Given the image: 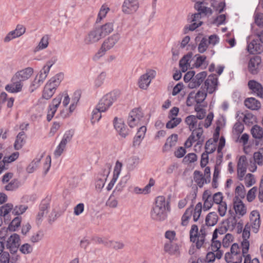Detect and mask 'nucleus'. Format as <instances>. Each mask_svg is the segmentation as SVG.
<instances>
[{"label":"nucleus","instance_id":"obj_46","mask_svg":"<svg viewBox=\"0 0 263 263\" xmlns=\"http://www.w3.org/2000/svg\"><path fill=\"white\" fill-rule=\"evenodd\" d=\"M254 160L258 165H262L263 164V147L260 148L257 152L253 154Z\"/></svg>","mask_w":263,"mask_h":263},{"label":"nucleus","instance_id":"obj_55","mask_svg":"<svg viewBox=\"0 0 263 263\" xmlns=\"http://www.w3.org/2000/svg\"><path fill=\"white\" fill-rule=\"evenodd\" d=\"M181 121V119L180 118L172 117L171 120L166 123V127L169 129L173 128L177 126Z\"/></svg>","mask_w":263,"mask_h":263},{"label":"nucleus","instance_id":"obj_60","mask_svg":"<svg viewBox=\"0 0 263 263\" xmlns=\"http://www.w3.org/2000/svg\"><path fill=\"white\" fill-rule=\"evenodd\" d=\"M197 155L194 153H189L185 157H184L183 161L184 163H190L197 161Z\"/></svg>","mask_w":263,"mask_h":263},{"label":"nucleus","instance_id":"obj_3","mask_svg":"<svg viewBox=\"0 0 263 263\" xmlns=\"http://www.w3.org/2000/svg\"><path fill=\"white\" fill-rule=\"evenodd\" d=\"M120 39L119 33H115L106 39L102 45L99 51L96 53L94 58L99 59L105 54V52L111 49Z\"/></svg>","mask_w":263,"mask_h":263},{"label":"nucleus","instance_id":"obj_56","mask_svg":"<svg viewBox=\"0 0 263 263\" xmlns=\"http://www.w3.org/2000/svg\"><path fill=\"white\" fill-rule=\"evenodd\" d=\"M208 45L209 43L208 42V39L205 37H203L198 45V51L200 53H203L207 49Z\"/></svg>","mask_w":263,"mask_h":263},{"label":"nucleus","instance_id":"obj_20","mask_svg":"<svg viewBox=\"0 0 263 263\" xmlns=\"http://www.w3.org/2000/svg\"><path fill=\"white\" fill-rule=\"evenodd\" d=\"M146 132V127L145 126H141L138 129L136 135L134 138L133 144L134 146L140 145L142 140L144 139Z\"/></svg>","mask_w":263,"mask_h":263},{"label":"nucleus","instance_id":"obj_63","mask_svg":"<svg viewBox=\"0 0 263 263\" xmlns=\"http://www.w3.org/2000/svg\"><path fill=\"white\" fill-rule=\"evenodd\" d=\"M221 246V243L219 240H211V250L212 251L217 252H221L220 248Z\"/></svg>","mask_w":263,"mask_h":263},{"label":"nucleus","instance_id":"obj_62","mask_svg":"<svg viewBox=\"0 0 263 263\" xmlns=\"http://www.w3.org/2000/svg\"><path fill=\"white\" fill-rule=\"evenodd\" d=\"M257 191V188L254 186L251 189L247 195V199L249 202H252L256 197V193Z\"/></svg>","mask_w":263,"mask_h":263},{"label":"nucleus","instance_id":"obj_44","mask_svg":"<svg viewBox=\"0 0 263 263\" xmlns=\"http://www.w3.org/2000/svg\"><path fill=\"white\" fill-rule=\"evenodd\" d=\"M21 222V218L20 217H16L14 218L11 223L8 226L7 228L10 231H15L20 226Z\"/></svg>","mask_w":263,"mask_h":263},{"label":"nucleus","instance_id":"obj_6","mask_svg":"<svg viewBox=\"0 0 263 263\" xmlns=\"http://www.w3.org/2000/svg\"><path fill=\"white\" fill-rule=\"evenodd\" d=\"M117 100V95L114 92H110L104 96L100 100L97 106L101 111H106Z\"/></svg>","mask_w":263,"mask_h":263},{"label":"nucleus","instance_id":"obj_30","mask_svg":"<svg viewBox=\"0 0 263 263\" xmlns=\"http://www.w3.org/2000/svg\"><path fill=\"white\" fill-rule=\"evenodd\" d=\"M49 36L45 34L42 36L38 45L34 48V52H36L46 49L49 45Z\"/></svg>","mask_w":263,"mask_h":263},{"label":"nucleus","instance_id":"obj_24","mask_svg":"<svg viewBox=\"0 0 263 263\" xmlns=\"http://www.w3.org/2000/svg\"><path fill=\"white\" fill-rule=\"evenodd\" d=\"M13 83L6 86L5 89L10 92L16 93L22 90L23 84L22 82L15 80L13 81Z\"/></svg>","mask_w":263,"mask_h":263},{"label":"nucleus","instance_id":"obj_31","mask_svg":"<svg viewBox=\"0 0 263 263\" xmlns=\"http://www.w3.org/2000/svg\"><path fill=\"white\" fill-rule=\"evenodd\" d=\"M261 45L257 41L253 40L248 44L247 46L248 51L251 54L260 53L261 50Z\"/></svg>","mask_w":263,"mask_h":263},{"label":"nucleus","instance_id":"obj_12","mask_svg":"<svg viewBox=\"0 0 263 263\" xmlns=\"http://www.w3.org/2000/svg\"><path fill=\"white\" fill-rule=\"evenodd\" d=\"M248 87L252 93L256 97L263 99V86L255 80H250L248 83Z\"/></svg>","mask_w":263,"mask_h":263},{"label":"nucleus","instance_id":"obj_21","mask_svg":"<svg viewBox=\"0 0 263 263\" xmlns=\"http://www.w3.org/2000/svg\"><path fill=\"white\" fill-rule=\"evenodd\" d=\"M244 103L247 108L252 110H257L261 107L260 102L253 97L246 99Z\"/></svg>","mask_w":263,"mask_h":263},{"label":"nucleus","instance_id":"obj_37","mask_svg":"<svg viewBox=\"0 0 263 263\" xmlns=\"http://www.w3.org/2000/svg\"><path fill=\"white\" fill-rule=\"evenodd\" d=\"M53 64V62L52 61H48L38 74L41 77L43 78L44 81L46 79L50 71V68L52 67Z\"/></svg>","mask_w":263,"mask_h":263},{"label":"nucleus","instance_id":"obj_43","mask_svg":"<svg viewBox=\"0 0 263 263\" xmlns=\"http://www.w3.org/2000/svg\"><path fill=\"white\" fill-rule=\"evenodd\" d=\"M202 212V203L201 202H198L195 206V208L193 209L192 213L193 220L195 222L197 221L200 217Z\"/></svg>","mask_w":263,"mask_h":263},{"label":"nucleus","instance_id":"obj_38","mask_svg":"<svg viewBox=\"0 0 263 263\" xmlns=\"http://www.w3.org/2000/svg\"><path fill=\"white\" fill-rule=\"evenodd\" d=\"M164 251L170 254L177 255L179 254V247L171 242L165 243L164 247Z\"/></svg>","mask_w":263,"mask_h":263},{"label":"nucleus","instance_id":"obj_54","mask_svg":"<svg viewBox=\"0 0 263 263\" xmlns=\"http://www.w3.org/2000/svg\"><path fill=\"white\" fill-rule=\"evenodd\" d=\"M127 182L126 178H122L117 184L113 193L116 194H120L123 190Z\"/></svg>","mask_w":263,"mask_h":263},{"label":"nucleus","instance_id":"obj_28","mask_svg":"<svg viewBox=\"0 0 263 263\" xmlns=\"http://www.w3.org/2000/svg\"><path fill=\"white\" fill-rule=\"evenodd\" d=\"M178 135L172 134L167 139L166 142L163 146V151L164 152L170 151L172 147L176 145Z\"/></svg>","mask_w":263,"mask_h":263},{"label":"nucleus","instance_id":"obj_59","mask_svg":"<svg viewBox=\"0 0 263 263\" xmlns=\"http://www.w3.org/2000/svg\"><path fill=\"white\" fill-rule=\"evenodd\" d=\"M25 28L21 25H18L14 30L11 31L16 37H19L25 32Z\"/></svg>","mask_w":263,"mask_h":263},{"label":"nucleus","instance_id":"obj_36","mask_svg":"<svg viewBox=\"0 0 263 263\" xmlns=\"http://www.w3.org/2000/svg\"><path fill=\"white\" fill-rule=\"evenodd\" d=\"M218 216L215 212H210L205 218V223L208 226H214L218 221Z\"/></svg>","mask_w":263,"mask_h":263},{"label":"nucleus","instance_id":"obj_42","mask_svg":"<svg viewBox=\"0 0 263 263\" xmlns=\"http://www.w3.org/2000/svg\"><path fill=\"white\" fill-rule=\"evenodd\" d=\"M251 132L253 137L255 139H260L263 137V130L257 125H254Z\"/></svg>","mask_w":263,"mask_h":263},{"label":"nucleus","instance_id":"obj_51","mask_svg":"<svg viewBox=\"0 0 263 263\" xmlns=\"http://www.w3.org/2000/svg\"><path fill=\"white\" fill-rule=\"evenodd\" d=\"M109 10V7H108L106 5H103L98 13L97 22H100L103 18L105 17Z\"/></svg>","mask_w":263,"mask_h":263},{"label":"nucleus","instance_id":"obj_2","mask_svg":"<svg viewBox=\"0 0 263 263\" xmlns=\"http://www.w3.org/2000/svg\"><path fill=\"white\" fill-rule=\"evenodd\" d=\"M64 78V74L60 73L51 78L44 86L42 97L48 100L50 99L55 92L58 87Z\"/></svg>","mask_w":263,"mask_h":263},{"label":"nucleus","instance_id":"obj_58","mask_svg":"<svg viewBox=\"0 0 263 263\" xmlns=\"http://www.w3.org/2000/svg\"><path fill=\"white\" fill-rule=\"evenodd\" d=\"M244 179L245 184L247 187H250L255 183L254 175L252 174H248Z\"/></svg>","mask_w":263,"mask_h":263},{"label":"nucleus","instance_id":"obj_34","mask_svg":"<svg viewBox=\"0 0 263 263\" xmlns=\"http://www.w3.org/2000/svg\"><path fill=\"white\" fill-rule=\"evenodd\" d=\"M48 204L47 203H42L40 206V210L36 216L37 223H40L42 218L45 217L48 212Z\"/></svg>","mask_w":263,"mask_h":263},{"label":"nucleus","instance_id":"obj_8","mask_svg":"<svg viewBox=\"0 0 263 263\" xmlns=\"http://www.w3.org/2000/svg\"><path fill=\"white\" fill-rule=\"evenodd\" d=\"M218 78L215 74H211L205 81L203 88L206 92L212 94L217 89Z\"/></svg>","mask_w":263,"mask_h":263},{"label":"nucleus","instance_id":"obj_23","mask_svg":"<svg viewBox=\"0 0 263 263\" xmlns=\"http://www.w3.org/2000/svg\"><path fill=\"white\" fill-rule=\"evenodd\" d=\"M202 199L204 201L203 210L207 211L211 209L213 204V201L212 198L211 193L209 191L206 190L204 192L202 195Z\"/></svg>","mask_w":263,"mask_h":263},{"label":"nucleus","instance_id":"obj_25","mask_svg":"<svg viewBox=\"0 0 263 263\" xmlns=\"http://www.w3.org/2000/svg\"><path fill=\"white\" fill-rule=\"evenodd\" d=\"M26 136L24 131L20 132L16 137L14 143V148L15 150H19L26 142Z\"/></svg>","mask_w":263,"mask_h":263},{"label":"nucleus","instance_id":"obj_17","mask_svg":"<svg viewBox=\"0 0 263 263\" xmlns=\"http://www.w3.org/2000/svg\"><path fill=\"white\" fill-rule=\"evenodd\" d=\"M250 221L253 232L257 233L260 225V215L257 211H253L251 213Z\"/></svg>","mask_w":263,"mask_h":263},{"label":"nucleus","instance_id":"obj_7","mask_svg":"<svg viewBox=\"0 0 263 263\" xmlns=\"http://www.w3.org/2000/svg\"><path fill=\"white\" fill-rule=\"evenodd\" d=\"M155 77V72L148 70L145 73L141 76L138 80V86L140 88L146 90L149 86L152 80Z\"/></svg>","mask_w":263,"mask_h":263},{"label":"nucleus","instance_id":"obj_57","mask_svg":"<svg viewBox=\"0 0 263 263\" xmlns=\"http://www.w3.org/2000/svg\"><path fill=\"white\" fill-rule=\"evenodd\" d=\"M106 73L105 72H102L100 73L95 81V86L97 87L101 86L104 83Z\"/></svg>","mask_w":263,"mask_h":263},{"label":"nucleus","instance_id":"obj_13","mask_svg":"<svg viewBox=\"0 0 263 263\" xmlns=\"http://www.w3.org/2000/svg\"><path fill=\"white\" fill-rule=\"evenodd\" d=\"M33 73V69L31 67H27L16 72L12 78V80H19L21 82L29 79Z\"/></svg>","mask_w":263,"mask_h":263},{"label":"nucleus","instance_id":"obj_61","mask_svg":"<svg viewBox=\"0 0 263 263\" xmlns=\"http://www.w3.org/2000/svg\"><path fill=\"white\" fill-rule=\"evenodd\" d=\"M233 236L230 233L227 234L222 239V245L224 248H227L229 246L230 243L233 240Z\"/></svg>","mask_w":263,"mask_h":263},{"label":"nucleus","instance_id":"obj_39","mask_svg":"<svg viewBox=\"0 0 263 263\" xmlns=\"http://www.w3.org/2000/svg\"><path fill=\"white\" fill-rule=\"evenodd\" d=\"M222 255V252H215L211 251L207 253L205 257V261L208 263L212 262L215 261L216 258L220 259Z\"/></svg>","mask_w":263,"mask_h":263},{"label":"nucleus","instance_id":"obj_33","mask_svg":"<svg viewBox=\"0 0 263 263\" xmlns=\"http://www.w3.org/2000/svg\"><path fill=\"white\" fill-rule=\"evenodd\" d=\"M192 58V53L185 55L179 61V66L182 72L187 71L190 66L189 61Z\"/></svg>","mask_w":263,"mask_h":263},{"label":"nucleus","instance_id":"obj_19","mask_svg":"<svg viewBox=\"0 0 263 263\" xmlns=\"http://www.w3.org/2000/svg\"><path fill=\"white\" fill-rule=\"evenodd\" d=\"M20 236L14 233L9 238L7 244V248L15 251L20 246Z\"/></svg>","mask_w":263,"mask_h":263},{"label":"nucleus","instance_id":"obj_35","mask_svg":"<svg viewBox=\"0 0 263 263\" xmlns=\"http://www.w3.org/2000/svg\"><path fill=\"white\" fill-rule=\"evenodd\" d=\"M44 82L43 78L41 77L38 74L35 76L33 81L31 82L29 89L31 92H33L38 88Z\"/></svg>","mask_w":263,"mask_h":263},{"label":"nucleus","instance_id":"obj_32","mask_svg":"<svg viewBox=\"0 0 263 263\" xmlns=\"http://www.w3.org/2000/svg\"><path fill=\"white\" fill-rule=\"evenodd\" d=\"M193 211V205H191L189 208L186 209L185 212L181 217V224L182 226H186L189 222V220L192 216Z\"/></svg>","mask_w":263,"mask_h":263},{"label":"nucleus","instance_id":"obj_18","mask_svg":"<svg viewBox=\"0 0 263 263\" xmlns=\"http://www.w3.org/2000/svg\"><path fill=\"white\" fill-rule=\"evenodd\" d=\"M242 256V253L235 254L230 251L226 253L224 258L227 263H241Z\"/></svg>","mask_w":263,"mask_h":263},{"label":"nucleus","instance_id":"obj_50","mask_svg":"<svg viewBox=\"0 0 263 263\" xmlns=\"http://www.w3.org/2000/svg\"><path fill=\"white\" fill-rule=\"evenodd\" d=\"M73 131L71 130L66 132L60 142L61 145H64L66 146L67 143L71 141L73 135Z\"/></svg>","mask_w":263,"mask_h":263},{"label":"nucleus","instance_id":"obj_15","mask_svg":"<svg viewBox=\"0 0 263 263\" xmlns=\"http://www.w3.org/2000/svg\"><path fill=\"white\" fill-rule=\"evenodd\" d=\"M247 158L245 156L240 157L237 163V177L239 180H242L247 171Z\"/></svg>","mask_w":263,"mask_h":263},{"label":"nucleus","instance_id":"obj_41","mask_svg":"<svg viewBox=\"0 0 263 263\" xmlns=\"http://www.w3.org/2000/svg\"><path fill=\"white\" fill-rule=\"evenodd\" d=\"M20 186V181L16 179H12L10 182L4 185V187L6 191H13L17 189Z\"/></svg>","mask_w":263,"mask_h":263},{"label":"nucleus","instance_id":"obj_45","mask_svg":"<svg viewBox=\"0 0 263 263\" xmlns=\"http://www.w3.org/2000/svg\"><path fill=\"white\" fill-rule=\"evenodd\" d=\"M198 235L199 232L197 226L196 224L192 225L190 231V238L191 241L195 243L197 240Z\"/></svg>","mask_w":263,"mask_h":263},{"label":"nucleus","instance_id":"obj_53","mask_svg":"<svg viewBox=\"0 0 263 263\" xmlns=\"http://www.w3.org/2000/svg\"><path fill=\"white\" fill-rule=\"evenodd\" d=\"M27 209L28 206L25 205H16L13 208L12 213L14 215H19L23 214Z\"/></svg>","mask_w":263,"mask_h":263},{"label":"nucleus","instance_id":"obj_52","mask_svg":"<svg viewBox=\"0 0 263 263\" xmlns=\"http://www.w3.org/2000/svg\"><path fill=\"white\" fill-rule=\"evenodd\" d=\"M59 106V105H57L55 104L49 105L48 114L47 115V120L48 121L51 120Z\"/></svg>","mask_w":263,"mask_h":263},{"label":"nucleus","instance_id":"obj_22","mask_svg":"<svg viewBox=\"0 0 263 263\" xmlns=\"http://www.w3.org/2000/svg\"><path fill=\"white\" fill-rule=\"evenodd\" d=\"M234 208L236 214L240 216H243L246 214V207L242 201L238 198L234 201Z\"/></svg>","mask_w":263,"mask_h":263},{"label":"nucleus","instance_id":"obj_26","mask_svg":"<svg viewBox=\"0 0 263 263\" xmlns=\"http://www.w3.org/2000/svg\"><path fill=\"white\" fill-rule=\"evenodd\" d=\"M102 37L110 33L114 30V25L112 23H107L97 28Z\"/></svg>","mask_w":263,"mask_h":263},{"label":"nucleus","instance_id":"obj_40","mask_svg":"<svg viewBox=\"0 0 263 263\" xmlns=\"http://www.w3.org/2000/svg\"><path fill=\"white\" fill-rule=\"evenodd\" d=\"M207 93L202 86L201 89L194 95L195 102L197 104L203 102L207 96Z\"/></svg>","mask_w":263,"mask_h":263},{"label":"nucleus","instance_id":"obj_16","mask_svg":"<svg viewBox=\"0 0 263 263\" xmlns=\"http://www.w3.org/2000/svg\"><path fill=\"white\" fill-rule=\"evenodd\" d=\"M207 76L206 71H202L197 74L189 83V87L194 88L198 87L203 82Z\"/></svg>","mask_w":263,"mask_h":263},{"label":"nucleus","instance_id":"obj_49","mask_svg":"<svg viewBox=\"0 0 263 263\" xmlns=\"http://www.w3.org/2000/svg\"><path fill=\"white\" fill-rule=\"evenodd\" d=\"M41 158H35L27 166L26 171L28 173H32L38 167Z\"/></svg>","mask_w":263,"mask_h":263},{"label":"nucleus","instance_id":"obj_5","mask_svg":"<svg viewBox=\"0 0 263 263\" xmlns=\"http://www.w3.org/2000/svg\"><path fill=\"white\" fill-rule=\"evenodd\" d=\"M194 8L198 12L193 14L191 16V22L198 23L201 18V15L209 16L212 14V10L210 8L204 6L202 1H196Z\"/></svg>","mask_w":263,"mask_h":263},{"label":"nucleus","instance_id":"obj_47","mask_svg":"<svg viewBox=\"0 0 263 263\" xmlns=\"http://www.w3.org/2000/svg\"><path fill=\"white\" fill-rule=\"evenodd\" d=\"M102 112L104 111H101L97 106H96V107L93 110L91 118V122L92 124H94L100 120L102 117L101 114Z\"/></svg>","mask_w":263,"mask_h":263},{"label":"nucleus","instance_id":"obj_27","mask_svg":"<svg viewBox=\"0 0 263 263\" xmlns=\"http://www.w3.org/2000/svg\"><path fill=\"white\" fill-rule=\"evenodd\" d=\"M185 123L188 126L190 131L195 132L197 128L198 120L195 116L190 115L185 119Z\"/></svg>","mask_w":263,"mask_h":263},{"label":"nucleus","instance_id":"obj_48","mask_svg":"<svg viewBox=\"0 0 263 263\" xmlns=\"http://www.w3.org/2000/svg\"><path fill=\"white\" fill-rule=\"evenodd\" d=\"M13 205L11 203H6L0 208V216L6 217L8 213L13 210Z\"/></svg>","mask_w":263,"mask_h":263},{"label":"nucleus","instance_id":"obj_9","mask_svg":"<svg viewBox=\"0 0 263 263\" xmlns=\"http://www.w3.org/2000/svg\"><path fill=\"white\" fill-rule=\"evenodd\" d=\"M138 8V0H124L122 6V11L125 14H130L136 12Z\"/></svg>","mask_w":263,"mask_h":263},{"label":"nucleus","instance_id":"obj_10","mask_svg":"<svg viewBox=\"0 0 263 263\" xmlns=\"http://www.w3.org/2000/svg\"><path fill=\"white\" fill-rule=\"evenodd\" d=\"M261 59L259 56L255 55L251 58L248 62V71L252 74H257L259 70Z\"/></svg>","mask_w":263,"mask_h":263},{"label":"nucleus","instance_id":"obj_64","mask_svg":"<svg viewBox=\"0 0 263 263\" xmlns=\"http://www.w3.org/2000/svg\"><path fill=\"white\" fill-rule=\"evenodd\" d=\"M32 250L33 249L31 245L27 243L23 245L20 249V251L24 254L31 253Z\"/></svg>","mask_w":263,"mask_h":263},{"label":"nucleus","instance_id":"obj_29","mask_svg":"<svg viewBox=\"0 0 263 263\" xmlns=\"http://www.w3.org/2000/svg\"><path fill=\"white\" fill-rule=\"evenodd\" d=\"M194 180L199 187H202L204 184L209 182L207 179L203 176L201 172L197 170L194 172Z\"/></svg>","mask_w":263,"mask_h":263},{"label":"nucleus","instance_id":"obj_1","mask_svg":"<svg viewBox=\"0 0 263 263\" xmlns=\"http://www.w3.org/2000/svg\"><path fill=\"white\" fill-rule=\"evenodd\" d=\"M169 210V203L166 201L163 196H158L156 198L155 205L151 212V218L155 220L161 221L165 220L167 215L166 209Z\"/></svg>","mask_w":263,"mask_h":263},{"label":"nucleus","instance_id":"obj_11","mask_svg":"<svg viewBox=\"0 0 263 263\" xmlns=\"http://www.w3.org/2000/svg\"><path fill=\"white\" fill-rule=\"evenodd\" d=\"M114 125L117 132L121 137L125 138L129 135V130L121 119L115 118Z\"/></svg>","mask_w":263,"mask_h":263},{"label":"nucleus","instance_id":"obj_14","mask_svg":"<svg viewBox=\"0 0 263 263\" xmlns=\"http://www.w3.org/2000/svg\"><path fill=\"white\" fill-rule=\"evenodd\" d=\"M102 38L97 28L91 30L85 36L84 42L86 45H91L99 41Z\"/></svg>","mask_w":263,"mask_h":263},{"label":"nucleus","instance_id":"obj_4","mask_svg":"<svg viewBox=\"0 0 263 263\" xmlns=\"http://www.w3.org/2000/svg\"><path fill=\"white\" fill-rule=\"evenodd\" d=\"M143 118V114L140 108L133 109L129 114L127 123L129 126L134 128L142 124V120Z\"/></svg>","mask_w":263,"mask_h":263}]
</instances>
